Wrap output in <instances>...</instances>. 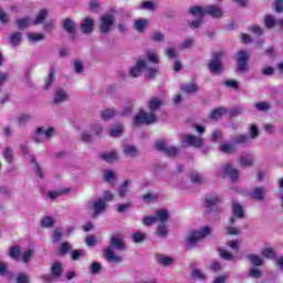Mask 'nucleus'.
I'll use <instances>...</instances> for the list:
<instances>
[{
  "instance_id": "nucleus-1",
  "label": "nucleus",
  "mask_w": 283,
  "mask_h": 283,
  "mask_svg": "<svg viewBox=\"0 0 283 283\" xmlns=\"http://www.w3.org/2000/svg\"><path fill=\"white\" fill-rule=\"evenodd\" d=\"M160 107H163V99L153 97L148 103V109L150 113L145 112V109H140L134 118V125L138 127V125H154V123H158V117H156L154 112H157Z\"/></svg>"
},
{
  "instance_id": "nucleus-2",
  "label": "nucleus",
  "mask_w": 283,
  "mask_h": 283,
  "mask_svg": "<svg viewBox=\"0 0 283 283\" xmlns=\"http://www.w3.org/2000/svg\"><path fill=\"white\" fill-rule=\"evenodd\" d=\"M114 251H127V247L125 245V241L118 238L117 235H113L109 239L108 245L104 250V255L107 262H114L115 264H120L123 262V256L117 255Z\"/></svg>"
},
{
  "instance_id": "nucleus-3",
  "label": "nucleus",
  "mask_w": 283,
  "mask_h": 283,
  "mask_svg": "<svg viewBox=\"0 0 283 283\" xmlns=\"http://www.w3.org/2000/svg\"><path fill=\"white\" fill-rule=\"evenodd\" d=\"M146 67H144V76L148 81H154L160 74V66L158 63H160V60L158 59V54L156 52L148 50L146 51Z\"/></svg>"
},
{
  "instance_id": "nucleus-4",
  "label": "nucleus",
  "mask_w": 283,
  "mask_h": 283,
  "mask_svg": "<svg viewBox=\"0 0 283 283\" xmlns=\"http://www.w3.org/2000/svg\"><path fill=\"white\" fill-rule=\"evenodd\" d=\"M188 14H200L201 17L208 14L213 19H220L222 18V14H224V11L217 4H210L206 8L200 6H193L188 9Z\"/></svg>"
},
{
  "instance_id": "nucleus-5",
  "label": "nucleus",
  "mask_w": 283,
  "mask_h": 283,
  "mask_svg": "<svg viewBox=\"0 0 283 283\" xmlns=\"http://www.w3.org/2000/svg\"><path fill=\"white\" fill-rule=\"evenodd\" d=\"M222 56H224V52H214L212 57L210 59L207 67L210 74H214V76H220L224 72V64L222 63Z\"/></svg>"
},
{
  "instance_id": "nucleus-6",
  "label": "nucleus",
  "mask_w": 283,
  "mask_h": 283,
  "mask_svg": "<svg viewBox=\"0 0 283 283\" xmlns=\"http://www.w3.org/2000/svg\"><path fill=\"white\" fill-rule=\"evenodd\" d=\"M249 56H251V54L245 50H240L235 53L234 61L239 74H247V72H249Z\"/></svg>"
},
{
  "instance_id": "nucleus-7",
  "label": "nucleus",
  "mask_w": 283,
  "mask_h": 283,
  "mask_svg": "<svg viewBox=\"0 0 283 283\" xmlns=\"http://www.w3.org/2000/svg\"><path fill=\"white\" fill-rule=\"evenodd\" d=\"M212 231L213 230L211 229V227H205L199 231L192 232L186 239L188 242V245L186 249H193V247L198 244L199 240H202V238H207V235H211Z\"/></svg>"
},
{
  "instance_id": "nucleus-8",
  "label": "nucleus",
  "mask_w": 283,
  "mask_h": 283,
  "mask_svg": "<svg viewBox=\"0 0 283 283\" xmlns=\"http://www.w3.org/2000/svg\"><path fill=\"white\" fill-rule=\"evenodd\" d=\"M114 23H116V17L112 13H104L99 18V32L109 34L114 30Z\"/></svg>"
},
{
  "instance_id": "nucleus-9",
  "label": "nucleus",
  "mask_w": 283,
  "mask_h": 283,
  "mask_svg": "<svg viewBox=\"0 0 283 283\" xmlns=\"http://www.w3.org/2000/svg\"><path fill=\"white\" fill-rule=\"evenodd\" d=\"M20 151H22L23 156H29V163L32 165L33 171H35V176H39L41 180H43V168H41V164L36 161V157L30 154L28 145L20 144Z\"/></svg>"
},
{
  "instance_id": "nucleus-10",
  "label": "nucleus",
  "mask_w": 283,
  "mask_h": 283,
  "mask_svg": "<svg viewBox=\"0 0 283 283\" xmlns=\"http://www.w3.org/2000/svg\"><path fill=\"white\" fill-rule=\"evenodd\" d=\"M54 134H56L55 127H49L48 129H45V126L38 127L33 136V143H36V145H41V143H43L44 140L43 136L46 138V140H50L51 138H53Z\"/></svg>"
},
{
  "instance_id": "nucleus-11",
  "label": "nucleus",
  "mask_w": 283,
  "mask_h": 283,
  "mask_svg": "<svg viewBox=\"0 0 283 283\" xmlns=\"http://www.w3.org/2000/svg\"><path fill=\"white\" fill-rule=\"evenodd\" d=\"M155 149L161 154H166L169 158H176L180 151L176 146H168L167 143L163 140L155 143Z\"/></svg>"
},
{
  "instance_id": "nucleus-12",
  "label": "nucleus",
  "mask_w": 283,
  "mask_h": 283,
  "mask_svg": "<svg viewBox=\"0 0 283 283\" xmlns=\"http://www.w3.org/2000/svg\"><path fill=\"white\" fill-rule=\"evenodd\" d=\"M220 197L218 195H208L205 199V207L208 213H220Z\"/></svg>"
},
{
  "instance_id": "nucleus-13",
  "label": "nucleus",
  "mask_w": 283,
  "mask_h": 283,
  "mask_svg": "<svg viewBox=\"0 0 283 283\" xmlns=\"http://www.w3.org/2000/svg\"><path fill=\"white\" fill-rule=\"evenodd\" d=\"M88 209L94 211L93 218H97V216H101L106 209H107V202L103 200V198H98L95 201H88L87 202Z\"/></svg>"
},
{
  "instance_id": "nucleus-14",
  "label": "nucleus",
  "mask_w": 283,
  "mask_h": 283,
  "mask_svg": "<svg viewBox=\"0 0 283 283\" xmlns=\"http://www.w3.org/2000/svg\"><path fill=\"white\" fill-rule=\"evenodd\" d=\"M231 209L232 216L229 219V224L233 226L235 224V220H242L244 218V208L237 201H232Z\"/></svg>"
},
{
  "instance_id": "nucleus-15",
  "label": "nucleus",
  "mask_w": 283,
  "mask_h": 283,
  "mask_svg": "<svg viewBox=\"0 0 283 283\" xmlns=\"http://www.w3.org/2000/svg\"><path fill=\"white\" fill-rule=\"evenodd\" d=\"M145 67H147V60L139 57L136 65L129 69L128 75L132 76V78H138L143 75Z\"/></svg>"
},
{
  "instance_id": "nucleus-16",
  "label": "nucleus",
  "mask_w": 283,
  "mask_h": 283,
  "mask_svg": "<svg viewBox=\"0 0 283 283\" xmlns=\"http://www.w3.org/2000/svg\"><path fill=\"white\" fill-rule=\"evenodd\" d=\"M249 197L251 200H255V202H264L266 200V188L256 186L250 191Z\"/></svg>"
},
{
  "instance_id": "nucleus-17",
  "label": "nucleus",
  "mask_w": 283,
  "mask_h": 283,
  "mask_svg": "<svg viewBox=\"0 0 283 283\" xmlns=\"http://www.w3.org/2000/svg\"><path fill=\"white\" fill-rule=\"evenodd\" d=\"M221 174L224 177L230 178V180H238L240 176V170L238 168L233 167L232 164H224L221 168Z\"/></svg>"
},
{
  "instance_id": "nucleus-18",
  "label": "nucleus",
  "mask_w": 283,
  "mask_h": 283,
  "mask_svg": "<svg viewBox=\"0 0 283 283\" xmlns=\"http://www.w3.org/2000/svg\"><path fill=\"white\" fill-rule=\"evenodd\" d=\"M62 28L70 34L72 41L76 39V22L74 20L66 18L62 21Z\"/></svg>"
},
{
  "instance_id": "nucleus-19",
  "label": "nucleus",
  "mask_w": 283,
  "mask_h": 283,
  "mask_svg": "<svg viewBox=\"0 0 283 283\" xmlns=\"http://www.w3.org/2000/svg\"><path fill=\"white\" fill-rule=\"evenodd\" d=\"M184 143H186V145H189L190 147L200 149V147H202V145H205V139H202L196 135H186L184 137Z\"/></svg>"
},
{
  "instance_id": "nucleus-20",
  "label": "nucleus",
  "mask_w": 283,
  "mask_h": 283,
  "mask_svg": "<svg viewBox=\"0 0 283 283\" xmlns=\"http://www.w3.org/2000/svg\"><path fill=\"white\" fill-rule=\"evenodd\" d=\"M65 101H70V95H67V92L63 88H56L53 103L54 105H61L62 103H65Z\"/></svg>"
},
{
  "instance_id": "nucleus-21",
  "label": "nucleus",
  "mask_w": 283,
  "mask_h": 283,
  "mask_svg": "<svg viewBox=\"0 0 283 283\" xmlns=\"http://www.w3.org/2000/svg\"><path fill=\"white\" fill-rule=\"evenodd\" d=\"M81 30L83 34H92L94 32V20L91 17H86L82 20Z\"/></svg>"
},
{
  "instance_id": "nucleus-22",
  "label": "nucleus",
  "mask_w": 283,
  "mask_h": 283,
  "mask_svg": "<svg viewBox=\"0 0 283 283\" xmlns=\"http://www.w3.org/2000/svg\"><path fill=\"white\" fill-rule=\"evenodd\" d=\"M190 269H191V272H190L191 280H199V282H206L207 274H205L202 270L196 268L195 265H190Z\"/></svg>"
},
{
  "instance_id": "nucleus-23",
  "label": "nucleus",
  "mask_w": 283,
  "mask_h": 283,
  "mask_svg": "<svg viewBox=\"0 0 283 283\" xmlns=\"http://www.w3.org/2000/svg\"><path fill=\"white\" fill-rule=\"evenodd\" d=\"M50 17V10L48 9H40L36 14V19L33 20V25H41V23H45V19Z\"/></svg>"
},
{
  "instance_id": "nucleus-24",
  "label": "nucleus",
  "mask_w": 283,
  "mask_h": 283,
  "mask_svg": "<svg viewBox=\"0 0 283 283\" xmlns=\"http://www.w3.org/2000/svg\"><path fill=\"white\" fill-rule=\"evenodd\" d=\"M190 17H195L196 20L189 21L188 27L190 28V30H198V28H200L205 21V15L190 14Z\"/></svg>"
},
{
  "instance_id": "nucleus-25",
  "label": "nucleus",
  "mask_w": 283,
  "mask_h": 283,
  "mask_svg": "<svg viewBox=\"0 0 283 283\" xmlns=\"http://www.w3.org/2000/svg\"><path fill=\"white\" fill-rule=\"evenodd\" d=\"M156 222H159V224H167L169 220V211L165 209H160L156 211Z\"/></svg>"
},
{
  "instance_id": "nucleus-26",
  "label": "nucleus",
  "mask_w": 283,
  "mask_h": 283,
  "mask_svg": "<svg viewBox=\"0 0 283 283\" xmlns=\"http://www.w3.org/2000/svg\"><path fill=\"white\" fill-rule=\"evenodd\" d=\"M9 258L15 262H21V245H13L9 249Z\"/></svg>"
},
{
  "instance_id": "nucleus-27",
  "label": "nucleus",
  "mask_w": 283,
  "mask_h": 283,
  "mask_svg": "<svg viewBox=\"0 0 283 283\" xmlns=\"http://www.w3.org/2000/svg\"><path fill=\"white\" fill-rule=\"evenodd\" d=\"M239 165L241 167H253L255 165V157L253 155H245L239 158Z\"/></svg>"
},
{
  "instance_id": "nucleus-28",
  "label": "nucleus",
  "mask_w": 283,
  "mask_h": 283,
  "mask_svg": "<svg viewBox=\"0 0 283 283\" xmlns=\"http://www.w3.org/2000/svg\"><path fill=\"white\" fill-rule=\"evenodd\" d=\"M70 191H72V189H70V188H63L61 190L49 191L46 193V197L50 200H56V198H61V196H67V193H70Z\"/></svg>"
},
{
  "instance_id": "nucleus-29",
  "label": "nucleus",
  "mask_w": 283,
  "mask_h": 283,
  "mask_svg": "<svg viewBox=\"0 0 283 283\" xmlns=\"http://www.w3.org/2000/svg\"><path fill=\"white\" fill-rule=\"evenodd\" d=\"M56 81V70L54 67H51L49 71L48 78L45 80L44 90L48 91L52 85H54V82Z\"/></svg>"
},
{
  "instance_id": "nucleus-30",
  "label": "nucleus",
  "mask_w": 283,
  "mask_h": 283,
  "mask_svg": "<svg viewBox=\"0 0 283 283\" xmlns=\"http://www.w3.org/2000/svg\"><path fill=\"white\" fill-rule=\"evenodd\" d=\"M23 41V35L21 32H14L9 35V43L12 45V48H18V45H21V42Z\"/></svg>"
},
{
  "instance_id": "nucleus-31",
  "label": "nucleus",
  "mask_w": 283,
  "mask_h": 283,
  "mask_svg": "<svg viewBox=\"0 0 283 283\" xmlns=\"http://www.w3.org/2000/svg\"><path fill=\"white\" fill-rule=\"evenodd\" d=\"M147 25H149V20L147 19H138L134 22V28L139 34L145 33Z\"/></svg>"
},
{
  "instance_id": "nucleus-32",
  "label": "nucleus",
  "mask_w": 283,
  "mask_h": 283,
  "mask_svg": "<svg viewBox=\"0 0 283 283\" xmlns=\"http://www.w3.org/2000/svg\"><path fill=\"white\" fill-rule=\"evenodd\" d=\"M51 275L54 277V280H59L61 275H63V266L61 265V262H55L51 266Z\"/></svg>"
},
{
  "instance_id": "nucleus-33",
  "label": "nucleus",
  "mask_w": 283,
  "mask_h": 283,
  "mask_svg": "<svg viewBox=\"0 0 283 283\" xmlns=\"http://www.w3.org/2000/svg\"><path fill=\"white\" fill-rule=\"evenodd\" d=\"M180 90L185 94H196V92H198V84L196 83L181 84Z\"/></svg>"
},
{
  "instance_id": "nucleus-34",
  "label": "nucleus",
  "mask_w": 283,
  "mask_h": 283,
  "mask_svg": "<svg viewBox=\"0 0 283 283\" xmlns=\"http://www.w3.org/2000/svg\"><path fill=\"white\" fill-rule=\"evenodd\" d=\"M224 114H227V108L219 107V108L213 109L210 113L209 118H210V120H219V118H222V116H224Z\"/></svg>"
},
{
  "instance_id": "nucleus-35",
  "label": "nucleus",
  "mask_w": 283,
  "mask_h": 283,
  "mask_svg": "<svg viewBox=\"0 0 283 283\" xmlns=\"http://www.w3.org/2000/svg\"><path fill=\"white\" fill-rule=\"evenodd\" d=\"M32 258H34V250L27 249L24 252H22L20 262H23V264H30Z\"/></svg>"
},
{
  "instance_id": "nucleus-36",
  "label": "nucleus",
  "mask_w": 283,
  "mask_h": 283,
  "mask_svg": "<svg viewBox=\"0 0 283 283\" xmlns=\"http://www.w3.org/2000/svg\"><path fill=\"white\" fill-rule=\"evenodd\" d=\"M157 262L158 264H163V266H171V264H174V259L165 254H158Z\"/></svg>"
},
{
  "instance_id": "nucleus-37",
  "label": "nucleus",
  "mask_w": 283,
  "mask_h": 283,
  "mask_svg": "<svg viewBox=\"0 0 283 283\" xmlns=\"http://www.w3.org/2000/svg\"><path fill=\"white\" fill-rule=\"evenodd\" d=\"M2 156L4 158V160L9 164L12 165L13 160H14V150L10 147H6L3 149Z\"/></svg>"
},
{
  "instance_id": "nucleus-38",
  "label": "nucleus",
  "mask_w": 283,
  "mask_h": 283,
  "mask_svg": "<svg viewBox=\"0 0 283 283\" xmlns=\"http://www.w3.org/2000/svg\"><path fill=\"white\" fill-rule=\"evenodd\" d=\"M32 118H34V117L30 114H21V115L15 117V123L20 127H22V125H25L27 123H30V120H32Z\"/></svg>"
},
{
  "instance_id": "nucleus-39",
  "label": "nucleus",
  "mask_w": 283,
  "mask_h": 283,
  "mask_svg": "<svg viewBox=\"0 0 283 283\" xmlns=\"http://www.w3.org/2000/svg\"><path fill=\"white\" fill-rule=\"evenodd\" d=\"M219 150L222 154H235V146L231 143H223L219 146Z\"/></svg>"
},
{
  "instance_id": "nucleus-40",
  "label": "nucleus",
  "mask_w": 283,
  "mask_h": 283,
  "mask_svg": "<svg viewBox=\"0 0 283 283\" xmlns=\"http://www.w3.org/2000/svg\"><path fill=\"white\" fill-rule=\"evenodd\" d=\"M123 153L125 154V156H129L130 158H136V155L138 154V149H136V147L132 145H124Z\"/></svg>"
},
{
  "instance_id": "nucleus-41",
  "label": "nucleus",
  "mask_w": 283,
  "mask_h": 283,
  "mask_svg": "<svg viewBox=\"0 0 283 283\" xmlns=\"http://www.w3.org/2000/svg\"><path fill=\"white\" fill-rule=\"evenodd\" d=\"M158 238H167L169 235V229H167V223H159L156 230Z\"/></svg>"
},
{
  "instance_id": "nucleus-42",
  "label": "nucleus",
  "mask_w": 283,
  "mask_h": 283,
  "mask_svg": "<svg viewBox=\"0 0 283 283\" xmlns=\"http://www.w3.org/2000/svg\"><path fill=\"white\" fill-rule=\"evenodd\" d=\"M0 275L2 277H7L8 280H12V277H14L12 272H10V270H8V264H6L3 262H0Z\"/></svg>"
},
{
  "instance_id": "nucleus-43",
  "label": "nucleus",
  "mask_w": 283,
  "mask_h": 283,
  "mask_svg": "<svg viewBox=\"0 0 283 283\" xmlns=\"http://www.w3.org/2000/svg\"><path fill=\"white\" fill-rule=\"evenodd\" d=\"M116 116V111L114 108H106L101 112V118L104 120H112Z\"/></svg>"
},
{
  "instance_id": "nucleus-44",
  "label": "nucleus",
  "mask_w": 283,
  "mask_h": 283,
  "mask_svg": "<svg viewBox=\"0 0 283 283\" xmlns=\"http://www.w3.org/2000/svg\"><path fill=\"white\" fill-rule=\"evenodd\" d=\"M99 158L105 160V163H114L115 160H118V156L116 155V151L103 153L99 155Z\"/></svg>"
},
{
  "instance_id": "nucleus-45",
  "label": "nucleus",
  "mask_w": 283,
  "mask_h": 283,
  "mask_svg": "<svg viewBox=\"0 0 283 283\" xmlns=\"http://www.w3.org/2000/svg\"><path fill=\"white\" fill-rule=\"evenodd\" d=\"M254 107L258 112H270L271 111V102H258L254 104Z\"/></svg>"
},
{
  "instance_id": "nucleus-46",
  "label": "nucleus",
  "mask_w": 283,
  "mask_h": 283,
  "mask_svg": "<svg viewBox=\"0 0 283 283\" xmlns=\"http://www.w3.org/2000/svg\"><path fill=\"white\" fill-rule=\"evenodd\" d=\"M264 25L268 28V30H272V28H275L277 25V20H275V17L268 14L264 18Z\"/></svg>"
},
{
  "instance_id": "nucleus-47",
  "label": "nucleus",
  "mask_w": 283,
  "mask_h": 283,
  "mask_svg": "<svg viewBox=\"0 0 283 283\" xmlns=\"http://www.w3.org/2000/svg\"><path fill=\"white\" fill-rule=\"evenodd\" d=\"M132 184V180H125L118 189V197L119 198H125V196H127V191L129 188V185Z\"/></svg>"
},
{
  "instance_id": "nucleus-48",
  "label": "nucleus",
  "mask_w": 283,
  "mask_h": 283,
  "mask_svg": "<svg viewBox=\"0 0 283 283\" xmlns=\"http://www.w3.org/2000/svg\"><path fill=\"white\" fill-rule=\"evenodd\" d=\"M41 227L43 229H50L52 227H54V218L50 217V216H45L41 219Z\"/></svg>"
},
{
  "instance_id": "nucleus-49",
  "label": "nucleus",
  "mask_w": 283,
  "mask_h": 283,
  "mask_svg": "<svg viewBox=\"0 0 283 283\" xmlns=\"http://www.w3.org/2000/svg\"><path fill=\"white\" fill-rule=\"evenodd\" d=\"M248 260L251 262V264H253V266H262V264H264L262 256L258 254L248 255Z\"/></svg>"
},
{
  "instance_id": "nucleus-50",
  "label": "nucleus",
  "mask_w": 283,
  "mask_h": 283,
  "mask_svg": "<svg viewBox=\"0 0 283 283\" xmlns=\"http://www.w3.org/2000/svg\"><path fill=\"white\" fill-rule=\"evenodd\" d=\"M28 40L30 43H39V41H44L45 40V34L43 33H30L28 35Z\"/></svg>"
},
{
  "instance_id": "nucleus-51",
  "label": "nucleus",
  "mask_w": 283,
  "mask_h": 283,
  "mask_svg": "<svg viewBox=\"0 0 283 283\" xmlns=\"http://www.w3.org/2000/svg\"><path fill=\"white\" fill-rule=\"evenodd\" d=\"M15 25L18 27V30H25V28H30V18L15 20Z\"/></svg>"
},
{
  "instance_id": "nucleus-52",
  "label": "nucleus",
  "mask_w": 283,
  "mask_h": 283,
  "mask_svg": "<svg viewBox=\"0 0 283 283\" xmlns=\"http://www.w3.org/2000/svg\"><path fill=\"white\" fill-rule=\"evenodd\" d=\"M72 243L63 242L60 245V255H67V253H72Z\"/></svg>"
},
{
  "instance_id": "nucleus-53",
  "label": "nucleus",
  "mask_w": 283,
  "mask_h": 283,
  "mask_svg": "<svg viewBox=\"0 0 283 283\" xmlns=\"http://www.w3.org/2000/svg\"><path fill=\"white\" fill-rule=\"evenodd\" d=\"M190 180L193 185H202V182H205V177L199 172H192L190 175Z\"/></svg>"
},
{
  "instance_id": "nucleus-54",
  "label": "nucleus",
  "mask_w": 283,
  "mask_h": 283,
  "mask_svg": "<svg viewBox=\"0 0 283 283\" xmlns=\"http://www.w3.org/2000/svg\"><path fill=\"white\" fill-rule=\"evenodd\" d=\"M81 258H85V250H73L71 251V260L76 262L81 260Z\"/></svg>"
},
{
  "instance_id": "nucleus-55",
  "label": "nucleus",
  "mask_w": 283,
  "mask_h": 283,
  "mask_svg": "<svg viewBox=\"0 0 283 283\" xmlns=\"http://www.w3.org/2000/svg\"><path fill=\"white\" fill-rule=\"evenodd\" d=\"M42 24H43L42 28H43L44 32L52 33L56 29V23L54 22V20H49Z\"/></svg>"
},
{
  "instance_id": "nucleus-56",
  "label": "nucleus",
  "mask_w": 283,
  "mask_h": 283,
  "mask_svg": "<svg viewBox=\"0 0 283 283\" xmlns=\"http://www.w3.org/2000/svg\"><path fill=\"white\" fill-rule=\"evenodd\" d=\"M150 41H153V43H163L165 41V33L160 31L154 32Z\"/></svg>"
},
{
  "instance_id": "nucleus-57",
  "label": "nucleus",
  "mask_w": 283,
  "mask_h": 283,
  "mask_svg": "<svg viewBox=\"0 0 283 283\" xmlns=\"http://www.w3.org/2000/svg\"><path fill=\"white\" fill-rule=\"evenodd\" d=\"M261 255L263 258H268V260H274L275 258V251L271 248H264L262 251H261Z\"/></svg>"
},
{
  "instance_id": "nucleus-58",
  "label": "nucleus",
  "mask_w": 283,
  "mask_h": 283,
  "mask_svg": "<svg viewBox=\"0 0 283 283\" xmlns=\"http://www.w3.org/2000/svg\"><path fill=\"white\" fill-rule=\"evenodd\" d=\"M103 180L104 182H112V180H116V174L113 170H104Z\"/></svg>"
},
{
  "instance_id": "nucleus-59",
  "label": "nucleus",
  "mask_w": 283,
  "mask_h": 283,
  "mask_svg": "<svg viewBox=\"0 0 283 283\" xmlns=\"http://www.w3.org/2000/svg\"><path fill=\"white\" fill-rule=\"evenodd\" d=\"M133 238V242H135V244H140L143 242H145V240H147V237L142 233V232H136L132 235Z\"/></svg>"
},
{
  "instance_id": "nucleus-60",
  "label": "nucleus",
  "mask_w": 283,
  "mask_h": 283,
  "mask_svg": "<svg viewBox=\"0 0 283 283\" xmlns=\"http://www.w3.org/2000/svg\"><path fill=\"white\" fill-rule=\"evenodd\" d=\"M219 255L220 258H222V260H228V261H231L235 258L231 254V252L227 251V249H223V248H219Z\"/></svg>"
},
{
  "instance_id": "nucleus-61",
  "label": "nucleus",
  "mask_w": 283,
  "mask_h": 283,
  "mask_svg": "<svg viewBox=\"0 0 283 283\" xmlns=\"http://www.w3.org/2000/svg\"><path fill=\"white\" fill-rule=\"evenodd\" d=\"M91 129L95 136H101V134H103V125H101L98 122L93 123L91 125Z\"/></svg>"
},
{
  "instance_id": "nucleus-62",
  "label": "nucleus",
  "mask_w": 283,
  "mask_h": 283,
  "mask_svg": "<svg viewBox=\"0 0 283 283\" xmlns=\"http://www.w3.org/2000/svg\"><path fill=\"white\" fill-rule=\"evenodd\" d=\"M109 136H112V138H117L118 136H123V125H118L115 128H112L109 132Z\"/></svg>"
},
{
  "instance_id": "nucleus-63",
  "label": "nucleus",
  "mask_w": 283,
  "mask_h": 283,
  "mask_svg": "<svg viewBox=\"0 0 283 283\" xmlns=\"http://www.w3.org/2000/svg\"><path fill=\"white\" fill-rule=\"evenodd\" d=\"M103 269V265H101V263L98 262H93L90 266V271L93 275H98V273H101Z\"/></svg>"
},
{
  "instance_id": "nucleus-64",
  "label": "nucleus",
  "mask_w": 283,
  "mask_h": 283,
  "mask_svg": "<svg viewBox=\"0 0 283 283\" xmlns=\"http://www.w3.org/2000/svg\"><path fill=\"white\" fill-rule=\"evenodd\" d=\"M30 276L25 273H20L17 276V283H30Z\"/></svg>"
}]
</instances>
